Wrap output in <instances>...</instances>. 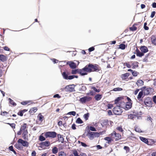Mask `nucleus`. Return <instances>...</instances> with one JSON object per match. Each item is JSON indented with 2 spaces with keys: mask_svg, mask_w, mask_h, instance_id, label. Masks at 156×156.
I'll return each instance as SVG.
<instances>
[{
  "mask_svg": "<svg viewBox=\"0 0 156 156\" xmlns=\"http://www.w3.org/2000/svg\"><path fill=\"white\" fill-rule=\"evenodd\" d=\"M147 23L146 22L144 23V27L145 30H148L149 29V27L147 26Z\"/></svg>",
  "mask_w": 156,
  "mask_h": 156,
  "instance_id": "49",
  "label": "nucleus"
},
{
  "mask_svg": "<svg viewBox=\"0 0 156 156\" xmlns=\"http://www.w3.org/2000/svg\"><path fill=\"white\" fill-rule=\"evenodd\" d=\"M87 89V88L85 86H83L81 88H80V91H85Z\"/></svg>",
  "mask_w": 156,
  "mask_h": 156,
  "instance_id": "41",
  "label": "nucleus"
},
{
  "mask_svg": "<svg viewBox=\"0 0 156 156\" xmlns=\"http://www.w3.org/2000/svg\"><path fill=\"white\" fill-rule=\"evenodd\" d=\"M87 136L90 140H92L95 137H99L100 134L98 132H93L89 131Z\"/></svg>",
  "mask_w": 156,
  "mask_h": 156,
  "instance_id": "2",
  "label": "nucleus"
},
{
  "mask_svg": "<svg viewBox=\"0 0 156 156\" xmlns=\"http://www.w3.org/2000/svg\"><path fill=\"white\" fill-rule=\"evenodd\" d=\"M79 69H74L72 70L71 74H75L77 73H79Z\"/></svg>",
  "mask_w": 156,
  "mask_h": 156,
  "instance_id": "32",
  "label": "nucleus"
},
{
  "mask_svg": "<svg viewBox=\"0 0 156 156\" xmlns=\"http://www.w3.org/2000/svg\"><path fill=\"white\" fill-rule=\"evenodd\" d=\"M53 97L54 98H60L61 97L58 94H56L54 95Z\"/></svg>",
  "mask_w": 156,
  "mask_h": 156,
  "instance_id": "63",
  "label": "nucleus"
},
{
  "mask_svg": "<svg viewBox=\"0 0 156 156\" xmlns=\"http://www.w3.org/2000/svg\"><path fill=\"white\" fill-rule=\"evenodd\" d=\"M15 147L18 149H20V145L18 144H16L14 145Z\"/></svg>",
  "mask_w": 156,
  "mask_h": 156,
  "instance_id": "56",
  "label": "nucleus"
},
{
  "mask_svg": "<svg viewBox=\"0 0 156 156\" xmlns=\"http://www.w3.org/2000/svg\"><path fill=\"white\" fill-rule=\"evenodd\" d=\"M73 154L74 155V156H80L78 155V152L76 151H74L73 152ZM70 156H74L73 154H71L70 155Z\"/></svg>",
  "mask_w": 156,
  "mask_h": 156,
  "instance_id": "42",
  "label": "nucleus"
},
{
  "mask_svg": "<svg viewBox=\"0 0 156 156\" xmlns=\"http://www.w3.org/2000/svg\"><path fill=\"white\" fill-rule=\"evenodd\" d=\"M142 90V88H141L140 89H137L136 90H135L134 92V94L135 95H136L138 92H139V91L140 90Z\"/></svg>",
  "mask_w": 156,
  "mask_h": 156,
  "instance_id": "54",
  "label": "nucleus"
},
{
  "mask_svg": "<svg viewBox=\"0 0 156 156\" xmlns=\"http://www.w3.org/2000/svg\"><path fill=\"white\" fill-rule=\"evenodd\" d=\"M57 135L55 131L47 132L44 133V135L45 138L48 137L54 138Z\"/></svg>",
  "mask_w": 156,
  "mask_h": 156,
  "instance_id": "1",
  "label": "nucleus"
},
{
  "mask_svg": "<svg viewBox=\"0 0 156 156\" xmlns=\"http://www.w3.org/2000/svg\"><path fill=\"white\" fill-rule=\"evenodd\" d=\"M92 99V98L90 97L85 96L80 99V101L81 103L83 104L85 103L86 101H88Z\"/></svg>",
  "mask_w": 156,
  "mask_h": 156,
  "instance_id": "8",
  "label": "nucleus"
},
{
  "mask_svg": "<svg viewBox=\"0 0 156 156\" xmlns=\"http://www.w3.org/2000/svg\"><path fill=\"white\" fill-rule=\"evenodd\" d=\"M102 96L100 94H97L95 96V98L97 101H98L101 99Z\"/></svg>",
  "mask_w": 156,
  "mask_h": 156,
  "instance_id": "31",
  "label": "nucleus"
},
{
  "mask_svg": "<svg viewBox=\"0 0 156 156\" xmlns=\"http://www.w3.org/2000/svg\"><path fill=\"white\" fill-rule=\"evenodd\" d=\"M62 75L64 79L68 80L69 76H68V74L66 72H63L62 73Z\"/></svg>",
  "mask_w": 156,
  "mask_h": 156,
  "instance_id": "26",
  "label": "nucleus"
},
{
  "mask_svg": "<svg viewBox=\"0 0 156 156\" xmlns=\"http://www.w3.org/2000/svg\"><path fill=\"white\" fill-rule=\"evenodd\" d=\"M76 123L78 124L82 123L83 122L80 118H78L76 122Z\"/></svg>",
  "mask_w": 156,
  "mask_h": 156,
  "instance_id": "34",
  "label": "nucleus"
},
{
  "mask_svg": "<svg viewBox=\"0 0 156 156\" xmlns=\"http://www.w3.org/2000/svg\"><path fill=\"white\" fill-rule=\"evenodd\" d=\"M8 100L9 101V103L12 105L13 106H15L16 105V104L10 98H8Z\"/></svg>",
  "mask_w": 156,
  "mask_h": 156,
  "instance_id": "30",
  "label": "nucleus"
},
{
  "mask_svg": "<svg viewBox=\"0 0 156 156\" xmlns=\"http://www.w3.org/2000/svg\"><path fill=\"white\" fill-rule=\"evenodd\" d=\"M75 85L74 84L69 85L66 86L64 89L65 91L72 92L75 91L74 87Z\"/></svg>",
  "mask_w": 156,
  "mask_h": 156,
  "instance_id": "4",
  "label": "nucleus"
},
{
  "mask_svg": "<svg viewBox=\"0 0 156 156\" xmlns=\"http://www.w3.org/2000/svg\"><path fill=\"white\" fill-rule=\"evenodd\" d=\"M91 88L93 89L95 91L97 92H99L100 91V90L99 89H97L96 87H92Z\"/></svg>",
  "mask_w": 156,
  "mask_h": 156,
  "instance_id": "48",
  "label": "nucleus"
},
{
  "mask_svg": "<svg viewBox=\"0 0 156 156\" xmlns=\"http://www.w3.org/2000/svg\"><path fill=\"white\" fill-rule=\"evenodd\" d=\"M122 90V88L120 87H117L114 88L113 89V90L115 91H121Z\"/></svg>",
  "mask_w": 156,
  "mask_h": 156,
  "instance_id": "47",
  "label": "nucleus"
},
{
  "mask_svg": "<svg viewBox=\"0 0 156 156\" xmlns=\"http://www.w3.org/2000/svg\"><path fill=\"white\" fill-rule=\"evenodd\" d=\"M108 123V120H107L103 121L101 124L102 127H104Z\"/></svg>",
  "mask_w": 156,
  "mask_h": 156,
  "instance_id": "35",
  "label": "nucleus"
},
{
  "mask_svg": "<svg viewBox=\"0 0 156 156\" xmlns=\"http://www.w3.org/2000/svg\"><path fill=\"white\" fill-rule=\"evenodd\" d=\"M120 98L118 97L116 99L115 101V104H117L118 102L120 101Z\"/></svg>",
  "mask_w": 156,
  "mask_h": 156,
  "instance_id": "57",
  "label": "nucleus"
},
{
  "mask_svg": "<svg viewBox=\"0 0 156 156\" xmlns=\"http://www.w3.org/2000/svg\"><path fill=\"white\" fill-rule=\"evenodd\" d=\"M140 50L144 54L148 52V50L147 47L145 46H141L140 48Z\"/></svg>",
  "mask_w": 156,
  "mask_h": 156,
  "instance_id": "16",
  "label": "nucleus"
},
{
  "mask_svg": "<svg viewBox=\"0 0 156 156\" xmlns=\"http://www.w3.org/2000/svg\"><path fill=\"white\" fill-rule=\"evenodd\" d=\"M136 84L138 86H141L144 84V82L142 80H139L137 81Z\"/></svg>",
  "mask_w": 156,
  "mask_h": 156,
  "instance_id": "27",
  "label": "nucleus"
},
{
  "mask_svg": "<svg viewBox=\"0 0 156 156\" xmlns=\"http://www.w3.org/2000/svg\"><path fill=\"white\" fill-rule=\"evenodd\" d=\"M133 76H136L137 75V72L135 71H133L132 73Z\"/></svg>",
  "mask_w": 156,
  "mask_h": 156,
  "instance_id": "58",
  "label": "nucleus"
},
{
  "mask_svg": "<svg viewBox=\"0 0 156 156\" xmlns=\"http://www.w3.org/2000/svg\"><path fill=\"white\" fill-rule=\"evenodd\" d=\"M0 60L2 62H4L7 60V58L4 55H0Z\"/></svg>",
  "mask_w": 156,
  "mask_h": 156,
  "instance_id": "24",
  "label": "nucleus"
},
{
  "mask_svg": "<svg viewBox=\"0 0 156 156\" xmlns=\"http://www.w3.org/2000/svg\"><path fill=\"white\" fill-rule=\"evenodd\" d=\"M23 111H21L19 112L17 114L18 115H20L21 116H23Z\"/></svg>",
  "mask_w": 156,
  "mask_h": 156,
  "instance_id": "55",
  "label": "nucleus"
},
{
  "mask_svg": "<svg viewBox=\"0 0 156 156\" xmlns=\"http://www.w3.org/2000/svg\"><path fill=\"white\" fill-rule=\"evenodd\" d=\"M153 100L154 103L156 104V96L154 95L153 97Z\"/></svg>",
  "mask_w": 156,
  "mask_h": 156,
  "instance_id": "64",
  "label": "nucleus"
},
{
  "mask_svg": "<svg viewBox=\"0 0 156 156\" xmlns=\"http://www.w3.org/2000/svg\"><path fill=\"white\" fill-rule=\"evenodd\" d=\"M83 117L86 120H87L89 117V113H88L84 114L83 115Z\"/></svg>",
  "mask_w": 156,
  "mask_h": 156,
  "instance_id": "43",
  "label": "nucleus"
},
{
  "mask_svg": "<svg viewBox=\"0 0 156 156\" xmlns=\"http://www.w3.org/2000/svg\"><path fill=\"white\" fill-rule=\"evenodd\" d=\"M67 114L72 115L73 116H75V115L76 114V112L75 111L70 112H68Z\"/></svg>",
  "mask_w": 156,
  "mask_h": 156,
  "instance_id": "44",
  "label": "nucleus"
},
{
  "mask_svg": "<svg viewBox=\"0 0 156 156\" xmlns=\"http://www.w3.org/2000/svg\"><path fill=\"white\" fill-rule=\"evenodd\" d=\"M144 96V93H143V91L142 89L141 91H140L139 92L137 96V98L138 100L140 101H142V98H143Z\"/></svg>",
  "mask_w": 156,
  "mask_h": 156,
  "instance_id": "11",
  "label": "nucleus"
},
{
  "mask_svg": "<svg viewBox=\"0 0 156 156\" xmlns=\"http://www.w3.org/2000/svg\"><path fill=\"white\" fill-rule=\"evenodd\" d=\"M116 129L120 132H122L123 130L122 128V127L119 126L116 128Z\"/></svg>",
  "mask_w": 156,
  "mask_h": 156,
  "instance_id": "51",
  "label": "nucleus"
},
{
  "mask_svg": "<svg viewBox=\"0 0 156 156\" xmlns=\"http://www.w3.org/2000/svg\"><path fill=\"white\" fill-rule=\"evenodd\" d=\"M113 113L116 115H120L122 112L120 106H117L114 107L113 110Z\"/></svg>",
  "mask_w": 156,
  "mask_h": 156,
  "instance_id": "3",
  "label": "nucleus"
},
{
  "mask_svg": "<svg viewBox=\"0 0 156 156\" xmlns=\"http://www.w3.org/2000/svg\"><path fill=\"white\" fill-rule=\"evenodd\" d=\"M139 138L141 141L147 144L148 143V140L147 138L141 136H140Z\"/></svg>",
  "mask_w": 156,
  "mask_h": 156,
  "instance_id": "23",
  "label": "nucleus"
},
{
  "mask_svg": "<svg viewBox=\"0 0 156 156\" xmlns=\"http://www.w3.org/2000/svg\"><path fill=\"white\" fill-rule=\"evenodd\" d=\"M155 12L154 11H153L151 12V14L150 16V17L151 18H153L155 14Z\"/></svg>",
  "mask_w": 156,
  "mask_h": 156,
  "instance_id": "61",
  "label": "nucleus"
},
{
  "mask_svg": "<svg viewBox=\"0 0 156 156\" xmlns=\"http://www.w3.org/2000/svg\"><path fill=\"white\" fill-rule=\"evenodd\" d=\"M58 137V141L59 142H61L62 143H64V139L62 137V135L60 134H58L57 135Z\"/></svg>",
  "mask_w": 156,
  "mask_h": 156,
  "instance_id": "18",
  "label": "nucleus"
},
{
  "mask_svg": "<svg viewBox=\"0 0 156 156\" xmlns=\"http://www.w3.org/2000/svg\"><path fill=\"white\" fill-rule=\"evenodd\" d=\"M51 60L52 61L53 63L54 64L57 63L58 62V60H57L55 58L52 59H51Z\"/></svg>",
  "mask_w": 156,
  "mask_h": 156,
  "instance_id": "60",
  "label": "nucleus"
},
{
  "mask_svg": "<svg viewBox=\"0 0 156 156\" xmlns=\"http://www.w3.org/2000/svg\"><path fill=\"white\" fill-rule=\"evenodd\" d=\"M37 118L39 121L42 122L44 119V117L42 115L41 113H40L38 114L37 116Z\"/></svg>",
  "mask_w": 156,
  "mask_h": 156,
  "instance_id": "25",
  "label": "nucleus"
},
{
  "mask_svg": "<svg viewBox=\"0 0 156 156\" xmlns=\"http://www.w3.org/2000/svg\"><path fill=\"white\" fill-rule=\"evenodd\" d=\"M88 67L90 68L92 70V71H96L98 70V65H93L92 64H89L88 65Z\"/></svg>",
  "mask_w": 156,
  "mask_h": 156,
  "instance_id": "9",
  "label": "nucleus"
},
{
  "mask_svg": "<svg viewBox=\"0 0 156 156\" xmlns=\"http://www.w3.org/2000/svg\"><path fill=\"white\" fill-rule=\"evenodd\" d=\"M152 89V88H147L143 90L144 91L143 93H144V96L148 95L150 92L151 91Z\"/></svg>",
  "mask_w": 156,
  "mask_h": 156,
  "instance_id": "12",
  "label": "nucleus"
},
{
  "mask_svg": "<svg viewBox=\"0 0 156 156\" xmlns=\"http://www.w3.org/2000/svg\"><path fill=\"white\" fill-rule=\"evenodd\" d=\"M87 95H91L93 96L94 95V92L93 91H90V92L89 93H87Z\"/></svg>",
  "mask_w": 156,
  "mask_h": 156,
  "instance_id": "46",
  "label": "nucleus"
},
{
  "mask_svg": "<svg viewBox=\"0 0 156 156\" xmlns=\"http://www.w3.org/2000/svg\"><path fill=\"white\" fill-rule=\"evenodd\" d=\"M104 139L108 141V143L109 144L111 142L112 139H111L108 137H106Z\"/></svg>",
  "mask_w": 156,
  "mask_h": 156,
  "instance_id": "37",
  "label": "nucleus"
},
{
  "mask_svg": "<svg viewBox=\"0 0 156 156\" xmlns=\"http://www.w3.org/2000/svg\"><path fill=\"white\" fill-rule=\"evenodd\" d=\"M83 69V70L87 73V72H90L92 71V70L90 68L88 67V65L86 66Z\"/></svg>",
  "mask_w": 156,
  "mask_h": 156,
  "instance_id": "19",
  "label": "nucleus"
},
{
  "mask_svg": "<svg viewBox=\"0 0 156 156\" xmlns=\"http://www.w3.org/2000/svg\"><path fill=\"white\" fill-rule=\"evenodd\" d=\"M123 148L127 152H129V147H128L127 146H124V147Z\"/></svg>",
  "mask_w": 156,
  "mask_h": 156,
  "instance_id": "53",
  "label": "nucleus"
},
{
  "mask_svg": "<svg viewBox=\"0 0 156 156\" xmlns=\"http://www.w3.org/2000/svg\"><path fill=\"white\" fill-rule=\"evenodd\" d=\"M144 103L147 106H151L152 104V101L150 100V99L149 98L145 100Z\"/></svg>",
  "mask_w": 156,
  "mask_h": 156,
  "instance_id": "14",
  "label": "nucleus"
},
{
  "mask_svg": "<svg viewBox=\"0 0 156 156\" xmlns=\"http://www.w3.org/2000/svg\"><path fill=\"white\" fill-rule=\"evenodd\" d=\"M125 48V45L124 44H122L119 45V48L122 50L124 49Z\"/></svg>",
  "mask_w": 156,
  "mask_h": 156,
  "instance_id": "39",
  "label": "nucleus"
},
{
  "mask_svg": "<svg viewBox=\"0 0 156 156\" xmlns=\"http://www.w3.org/2000/svg\"><path fill=\"white\" fill-rule=\"evenodd\" d=\"M137 29L136 27L133 26L131 27H129V30H130L134 31L136 30Z\"/></svg>",
  "mask_w": 156,
  "mask_h": 156,
  "instance_id": "45",
  "label": "nucleus"
},
{
  "mask_svg": "<svg viewBox=\"0 0 156 156\" xmlns=\"http://www.w3.org/2000/svg\"><path fill=\"white\" fill-rule=\"evenodd\" d=\"M39 145L42 148L44 146L48 147L50 145V142L49 141H45L41 143Z\"/></svg>",
  "mask_w": 156,
  "mask_h": 156,
  "instance_id": "15",
  "label": "nucleus"
},
{
  "mask_svg": "<svg viewBox=\"0 0 156 156\" xmlns=\"http://www.w3.org/2000/svg\"><path fill=\"white\" fill-rule=\"evenodd\" d=\"M19 144H20L23 146L25 147H28L29 146V143L26 141H25L21 139H19L17 141Z\"/></svg>",
  "mask_w": 156,
  "mask_h": 156,
  "instance_id": "7",
  "label": "nucleus"
},
{
  "mask_svg": "<svg viewBox=\"0 0 156 156\" xmlns=\"http://www.w3.org/2000/svg\"><path fill=\"white\" fill-rule=\"evenodd\" d=\"M136 116L134 114H131L129 115L128 118L131 119H133L134 118H135Z\"/></svg>",
  "mask_w": 156,
  "mask_h": 156,
  "instance_id": "33",
  "label": "nucleus"
},
{
  "mask_svg": "<svg viewBox=\"0 0 156 156\" xmlns=\"http://www.w3.org/2000/svg\"><path fill=\"white\" fill-rule=\"evenodd\" d=\"M151 41L152 43L154 45H156V37L154 38H151Z\"/></svg>",
  "mask_w": 156,
  "mask_h": 156,
  "instance_id": "40",
  "label": "nucleus"
},
{
  "mask_svg": "<svg viewBox=\"0 0 156 156\" xmlns=\"http://www.w3.org/2000/svg\"><path fill=\"white\" fill-rule=\"evenodd\" d=\"M90 130L91 131H96V129L93 126H90L89 128Z\"/></svg>",
  "mask_w": 156,
  "mask_h": 156,
  "instance_id": "50",
  "label": "nucleus"
},
{
  "mask_svg": "<svg viewBox=\"0 0 156 156\" xmlns=\"http://www.w3.org/2000/svg\"><path fill=\"white\" fill-rule=\"evenodd\" d=\"M22 137L23 138L26 140H28V132L27 130H25L22 132Z\"/></svg>",
  "mask_w": 156,
  "mask_h": 156,
  "instance_id": "13",
  "label": "nucleus"
},
{
  "mask_svg": "<svg viewBox=\"0 0 156 156\" xmlns=\"http://www.w3.org/2000/svg\"><path fill=\"white\" fill-rule=\"evenodd\" d=\"M37 110V108L36 107H34L31 108L30 111L29 112L31 114L34 113Z\"/></svg>",
  "mask_w": 156,
  "mask_h": 156,
  "instance_id": "22",
  "label": "nucleus"
},
{
  "mask_svg": "<svg viewBox=\"0 0 156 156\" xmlns=\"http://www.w3.org/2000/svg\"><path fill=\"white\" fill-rule=\"evenodd\" d=\"M79 74H80L81 76H84L87 74V73L83 69V68L82 69H79Z\"/></svg>",
  "mask_w": 156,
  "mask_h": 156,
  "instance_id": "20",
  "label": "nucleus"
},
{
  "mask_svg": "<svg viewBox=\"0 0 156 156\" xmlns=\"http://www.w3.org/2000/svg\"><path fill=\"white\" fill-rule=\"evenodd\" d=\"M138 62H133L132 64V68L135 69L136 67H138Z\"/></svg>",
  "mask_w": 156,
  "mask_h": 156,
  "instance_id": "28",
  "label": "nucleus"
},
{
  "mask_svg": "<svg viewBox=\"0 0 156 156\" xmlns=\"http://www.w3.org/2000/svg\"><path fill=\"white\" fill-rule=\"evenodd\" d=\"M111 136L112 138L115 139L116 141L118 140L121 138V135L119 133H116L115 131H114L111 134Z\"/></svg>",
  "mask_w": 156,
  "mask_h": 156,
  "instance_id": "5",
  "label": "nucleus"
},
{
  "mask_svg": "<svg viewBox=\"0 0 156 156\" xmlns=\"http://www.w3.org/2000/svg\"><path fill=\"white\" fill-rule=\"evenodd\" d=\"M136 55L137 56H139V57H141L142 56H144V54L141 51L140 52L138 49H137L136 50Z\"/></svg>",
  "mask_w": 156,
  "mask_h": 156,
  "instance_id": "21",
  "label": "nucleus"
},
{
  "mask_svg": "<svg viewBox=\"0 0 156 156\" xmlns=\"http://www.w3.org/2000/svg\"><path fill=\"white\" fill-rule=\"evenodd\" d=\"M130 75V74L129 73H127L125 74H124L122 75V76L125 77H126L129 76Z\"/></svg>",
  "mask_w": 156,
  "mask_h": 156,
  "instance_id": "52",
  "label": "nucleus"
},
{
  "mask_svg": "<svg viewBox=\"0 0 156 156\" xmlns=\"http://www.w3.org/2000/svg\"><path fill=\"white\" fill-rule=\"evenodd\" d=\"M46 138L43 136L42 135H41L39 136V140L41 141H42L46 140Z\"/></svg>",
  "mask_w": 156,
  "mask_h": 156,
  "instance_id": "36",
  "label": "nucleus"
},
{
  "mask_svg": "<svg viewBox=\"0 0 156 156\" xmlns=\"http://www.w3.org/2000/svg\"><path fill=\"white\" fill-rule=\"evenodd\" d=\"M132 107V103L131 102H128L126 103L125 109L128 110L131 108Z\"/></svg>",
  "mask_w": 156,
  "mask_h": 156,
  "instance_id": "17",
  "label": "nucleus"
},
{
  "mask_svg": "<svg viewBox=\"0 0 156 156\" xmlns=\"http://www.w3.org/2000/svg\"><path fill=\"white\" fill-rule=\"evenodd\" d=\"M66 64L69 65L70 67L72 69H75L76 67V64L73 62L68 61L67 62Z\"/></svg>",
  "mask_w": 156,
  "mask_h": 156,
  "instance_id": "10",
  "label": "nucleus"
},
{
  "mask_svg": "<svg viewBox=\"0 0 156 156\" xmlns=\"http://www.w3.org/2000/svg\"><path fill=\"white\" fill-rule=\"evenodd\" d=\"M94 50V48L93 47H92L89 48L88 49L89 52H91Z\"/></svg>",
  "mask_w": 156,
  "mask_h": 156,
  "instance_id": "62",
  "label": "nucleus"
},
{
  "mask_svg": "<svg viewBox=\"0 0 156 156\" xmlns=\"http://www.w3.org/2000/svg\"><path fill=\"white\" fill-rule=\"evenodd\" d=\"M27 128V124L25 123H24L23 125L21 126L20 131L17 132V135H21L22 132H23L25 130H27V129H26Z\"/></svg>",
  "mask_w": 156,
  "mask_h": 156,
  "instance_id": "6",
  "label": "nucleus"
},
{
  "mask_svg": "<svg viewBox=\"0 0 156 156\" xmlns=\"http://www.w3.org/2000/svg\"><path fill=\"white\" fill-rule=\"evenodd\" d=\"M135 130L138 132L140 133L141 132V129L138 127H136L135 129Z\"/></svg>",
  "mask_w": 156,
  "mask_h": 156,
  "instance_id": "59",
  "label": "nucleus"
},
{
  "mask_svg": "<svg viewBox=\"0 0 156 156\" xmlns=\"http://www.w3.org/2000/svg\"><path fill=\"white\" fill-rule=\"evenodd\" d=\"M59 156H66L65 153L64 151H61L58 153Z\"/></svg>",
  "mask_w": 156,
  "mask_h": 156,
  "instance_id": "38",
  "label": "nucleus"
},
{
  "mask_svg": "<svg viewBox=\"0 0 156 156\" xmlns=\"http://www.w3.org/2000/svg\"><path fill=\"white\" fill-rule=\"evenodd\" d=\"M52 151L53 154H55L58 153V149L56 147H55L52 149Z\"/></svg>",
  "mask_w": 156,
  "mask_h": 156,
  "instance_id": "29",
  "label": "nucleus"
}]
</instances>
